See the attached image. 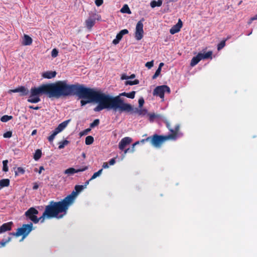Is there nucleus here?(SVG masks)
Segmentation results:
<instances>
[{
  "label": "nucleus",
  "mask_w": 257,
  "mask_h": 257,
  "mask_svg": "<svg viewBox=\"0 0 257 257\" xmlns=\"http://www.w3.org/2000/svg\"><path fill=\"white\" fill-rule=\"evenodd\" d=\"M50 97L60 98L68 96H74L76 92L81 94L83 90L79 88V83L69 84L67 80L57 81L55 83H48Z\"/></svg>",
  "instance_id": "1"
},
{
  "label": "nucleus",
  "mask_w": 257,
  "mask_h": 257,
  "mask_svg": "<svg viewBox=\"0 0 257 257\" xmlns=\"http://www.w3.org/2000/svg\"><path fill=\"white\" fill-rule=\"evenodd\" d=\"M79 88L83 90L81 94L78 92L75 93V95L80 98L87 99V100L82 99L80 101L81 106H84L88 103L91 102H96L98 104L94 108L95 112L100 111L101 110L106 109L105 100L103 93L96 91L93 88L86 87L83 84H80Z\"/></svg>",
  "instance_id": "2"
},
{
  "label": "nucleus",
  "mask_w": 257,
  "mask_h": 257,
  "mask_svg": "<svg viewBox=\"0 0 257 257\" xmlns=\"http://www.w3.org/2000/svg\"><path fill=\"white\" fill-rule=\"evenodd\" d=\"M71 205V204L65 197L60 201H51L49 204L45 206V210L50 218H60L66 214Z\"/></svg>",
  "instance_id": "3"
},
{
  "label": "nucleus",
  "mask_w": 257,
  "mask_h": 257,
  "mask_svg": "<svg viewBox=\"0 0 257 257\" xmlns=\"http://www.w3.org/2000/svg\"><path fill=\"white\" fill-rule=\"evenodd\" d=\"M127 93L122 92L120 93L118 95L116 96H112L109 94L103 93L104 98L105 99V103L106 109L108 110L112 109L114 111H118L120 113L124 112L122 109L124 104H130L129 103H125L121 96H126Z\"/></svg>",
  "instance_id": "4"
},
{
  "label": "nucleus",
  "mask_w": 257,
  "mask_h": 257,
  "mask_svg": "<svg viewBox=\"0 0 257 257\" xmlns=\"http://www.w3.org/2000/svg\"><path fill=\"white\" fill-rule=\"evenodd\" d=\"M47 95L50 97L48 84H43L38 87H32L30 91V96L28 101L31 103H38L40 101V96L42 95Z\"/></svg>",
  "instance_id": "5"
},
{
  "label": "nucleus",
  "mask_w": 257,
  "mask_h": 257,
  "mask_svg": "<svg viewBox=\"0 0 257 257\" xmlns=\"http://www.w3.org/2000/svg\"><path fill=\"white\" fill-rule=\"evenodd\" d=\"M33 230V223L24 224L20 228H18L16 232L10 233V235L16 236H23V239L25 238Z\"/></svg>",
  "instance_id": "6"
},
{
  "label": "nucleus",
  "mask_w": 257,
  "mask_h": 257,
  "mask_svg": "<svg viewBox=\"0 0 257 257\" xmlns=\"http://www.w3.org/2000/svg\"><path fill=\"white\" fill-rule=\"evenodd\" d=\"M165 122L166 123V127L171 133L170 134L165 136L167 138V140H176L179 136L180 125L178 124L176 125L175 128L173 129L171 128L169 121H166Z\"/></svg>",
  "instance_id": "7"
},
{
  "label": "nucleus",
  "mask_w": 257,
  "mask_h": 257,
  "mask_svg": "<svg viewBox=\"0 0 257 257\" xmlns=\"http://www.w3.org/2000/svg\"><path fill=\"white\" fill-rule=\"evenodd\" d=\"M122 109L126 113H137L139 115H145L146 114L148 115V111L145 109H139L138 108L134 107L131 104H124V105L122 107Z\"/></svg>",
  "instance_id": "8"
},
{
  "label": "nucleus",
  "mask_w": 257,
  "mask_h": 257,
  "mask_svg": "<svg viewBox=\"0 0 257 257\" xmlns=\"http://www.w3.org/2000/svg\"><path fill=\"white\" fill-rule=\"evenodd\" d=\"M150 143L155 147L160 148L162 144L167 141V138L165 136L158 135L154 134L153 136L150 137Z\"/></svg>",
  "instance_id": "9"
},
{
  "label": "nucleus",
  "mask_w": 257,
  "mask_h": 257,
  "mask_svg": "<svg viewBox=\"0 0 257 257\" xmlns=\"http://www.w3.org/2000/svg\"><path fill=\"white\" fill-rule=\"evenodd\" d=\"M165 92L169 94L171 92L170 87L166 85L157 86L154 90L153 94L154 96H158L161 98L164 99Z\"/></svg>",
  "instance_id": "10"
},
{
  "label": "nucleus",
  "mask_w": 257,
  "mask_h": 257,
  "mask_svg": "<svg viewBox=\"0 0 257 257\" xmlns=\"http://www.w3.org/2000/svg\"><path fill=\"white\" fill-rule=\"evenodd\" d=\"M84 189V186L83 185H77L75 186V190L72 192V193L67 196L66 198L68 200V201L70 202V203L72 205L75 200V198L76 195L82 191Z\"/></svg>",
  "instance_id": "11"
},
{
  "label": "nucleus",
  "mask_w": 257,
  "mask_h": 257,
  "mask_svg": "<svg viewBox=\"0 0 257 257\" xmlns=\"http://www.w3.org/2000/svg\"><path fill=\"white\" fill-rule=\"evenodd\" d=\"M39 211L35 208L31 207L25 212V215L27 218L35 223L37 221V215Z\"/></svg>",
  "instance_id": "12"
},
{
  "label": "nucleus",
  "mask_w": 257,
  "mask_h": 257,
  "mask_svg": "<svg viewBox=\"0 0 257 257\" xmlns=\"http://www.w3.org/2000/svg\"><path fill=\"white\" fill-rule=\"evenodd\" d=\"M101 17L95 13H93L90 15L88 18L85 21V25L88 30H91L92 27L95 24L96 20L100 19Z\"/></svg>",
  "instance_id": "13"
},
{
  "label": "nucleus",
  "mask_w": 257,
  "mask_h": 257,
  "mask_svg": "<svg viewBox=\"0 0 257 257\" xmlns=\"http://www.w3.org/2000/svg\"><path fill=\"white\" fill-rule=\"evenodd\" d=\"M144 19L139 21L137 24L135 32V38L137 40H140L143 37L144 30L143 21Z\"/></svg>",
  "instance_id": "14"
},
{
  "label": "nucleus",
  "mask_w": 257,
  "mask_h": 257,
  "mask_svg": "<svg viewBox=\"0 0 257 257\" xmlns=\"http://www.w3.org/2000/svg\"><path fill=\"white\" fill-rule=\"evenodd\" d=\"M9 93H11L12 92L16 93V92H20V96H26L28 95L29 93V90L24 86H21L18 88H16L14 89H10L8 91Z\"/></svg>",
  "instance_id": "15"
},
{
  "label": "nucleus",
  "mask_w": 257,
  "mask_h": 257,
  "mask_svg": "<svg viewBox=\"0 0 257 257\" xmlns=\"http://www.w3.org/2000/svg\"><path fill=\"white\" fill-rule=\"evenodd\" d=\"M132 142V139L130 137H124L121 140L118 144V148L121 151L124 150L126 146L130 145Z\"/></svg>",
  "instance_id": "16"
},
{
  "label": "nucleus",
  "mask_w": 257,
  "mask_h": 257,
  "mask_svg": "<svg viewBox=\"0 0 257 257\" xmlns=\"http://www.w3.org/2000/svg\"><path fill=\"white\" fill-rule=\"evenodd\" d=\"M128 33V31L127 29H123L121 30L117 35L116 36V38L114 39L112 43L114 45H116L119 43V41L122 39L123 36L124 35L127 34Z\"/></svg>",
  "instance_id": "17"
},
{
  "label": "nucleus",
  "mask_w": 257,
  "mask_h": 257,
  "mask_svg": "<svg viewBox=\"0 0 257 257\" xmlns=\"http://www.w3.org/2000/svg\"><path fill=\"white\" fill-rule=\"evenodd\" d=\"M183 26L182 22L180 19H179L178 23L174 25L170 30V33L173 35L180 31L181 28Z\"/></svg>",
  "instance_id": "18"
},
{
  "label": "nucleus",
  "mask_w": 257,
  "mask_h": 257,
  "mask_svg": "<svg viewBox=\"0 0 257 257\" xmlns=\"http://www.w3.org/2000/svg\"><path fill=\"white\" fill-rule=\"evenodd\" d=\"M87 169H88L87 166H85L84 167H83L82 168L78 169H76L73 168H69L66 169L64 173L66 174L72 175V174H73L76 173L84 171L86 170Z\"/></svg>",
  "instance_id": "19"
},
{
  "label": "nucleus",
  "mask_w": 257,
  "mask_h": 257,
  "mask_svg": "<svg viewBox=\"0 0 257 257\" xmlns=\"http://www.w3.org/2000/svg\"><path fill=\"white\" fill-rule=\"evenodd\" d=\"M13 222L10 221L3 224L0 226V234L3 233L7 231H10L12 229Z\"/></svg>",
  "instance_id": "20"
},
{
  "label": "nucleus",
  "mask_w": 257,
  "mask_h": 257,
  "mask_svg": "<svg viewBox=\"0 0 257 257\" xmlns=\"http://www.w3.org/2000/svg\"><path fill=\"white\" fill-rule=\"evenodd\" d=\"M57 72L55 71H47L42 74V76L46 79H52L55 77Z\"/></svg>",
  "instance_id": "21"
},
{
  "label": "nucleus",
  "mask_w": 257,
  "mask_h": 257,
  "mask_svg": "<svg viewBox=\"0 0 257 257\" xmlns=\"http://www.w3.org/2000/svg\"><path fill=\"white\" fill-rule=\"evenodd\" d=\"M45 218H51L49 214L47 213L46 211L45 210L44 212L43 213L42 215L38 218L37 217V222H35V224L38 223L39 221H40L41 223H43L45 221Z\"/></svg>",
  "instance_id": "22"
},
{
  "label": "nucleus",
  "mask_w": 257,
  "mask_h": 257,
  "mask_svg": "<svg viewBox=\"0 0 257 257\" xmlns=\"http://www.w3.org/2000/svg\"><path fill=\"white\" fill-rule=\"evenodd\" d=\"M70 119H68L64 121L62 123H60L58 126L56 127V129L59 132H62L68 125L69 122L70 121Z\"/></svg>",
  "instance_id": "23"
},
{
  "label": "nucleus",
  "mask_w": 257,
  "mask_h": 257,
  "mask_svg": "<svg viewBox=\"0 0 257 257\" xmlns=\"http://www.w3.org/2000/svg\"><path fill=\"white\" fill-rule=\"evenodd\" d=\"M33 40L29 36L24 35V39L23 41V45L25 46L30 45L32 44Z\"/></svg>",
  "instance_id": "24"
},
{
  "label": "nucleus",
  "mask_w": 257,
  "mask_h": 257,
  "mask_svg": "<svg viewBox=\"0 0 257 257\" xmlns=\"http://www.w3.org/2000/svg\"><path fill=\"white\" fill-rule=\"evenodd\" d=\"M199 55H200V57L201 60L202 59H212V52L211 51H209L205 53H199Z\"/></svg>",
  "instance_id": "25"
},
{
  "label": "nucleus",
  "mask_w": 257,
  "mask_h": 257,
  "mask_svg": "<svg viewBox=\"0 0 257 257\" xmlns=\"http://www.w3.org/2000/svg\"><path fill=\"white\" fill-rule=\"evenodd\" d=\"M200 55H199V53L195 57H193L191 60L190 63V66L192 67L194 66L196 64H197L201 60Z\"/></svg>",
  "instance_id": "26"
},
{
  "label": "nucleus",
  "mask_w": 257,
  "mask_h": 257,
  "mask_svg": "<svg viewBox=\"0 0 257 257\" xmlns=\"http://www.w3.org/2000/svg\"><path fill=\"white\" fill-rule=\"evenodd\" d=\"M149 117V119L150 122H153L155 119L160 118L161 115L160 114H156L155 113H148L147 115Z\"/></svg>",
  "instance_id": "27"
},
{
  "label": "nucleus",
  "mask_w": 257,
  "mask_h": 257,
  "mask_svg": "<svg viewBox=\"0 0 257 257\" xmlns=\"http://www.w3.org/2000/svg\"><path fill=\"white\" fill-rule=\"evenodd\" d=\"M162 3V0H158V1H152L150 3V6L152 8H154L156 7H161Z\"/></svg>",
  "instance_id": "28"
},
{
  "label": "nucleus",
  "mask_w": 257,
  "mask_h": 257,
  "mask_svg": "<svg viewBox=\"0 0 257 257\" xmlns=\"http://www.w3.org/2000/svg\"><path fill=\"white\" fill-rule=\"evenodd\" d=\"M60 132L56 129V128L53 131L52 134L48 138L49 142H52L55 136Z\"/></svg>",
  "instance_id": "29"
},
{
  "label": "nucleus",
  "mask_w": 257,
  "mask_h": 257,
  "mask_svg": "<svg viewBox=\"0 0 257 257\" xmlns=\"http://www.w3.org/2000/svg\"><path fill=\"white\" fill-rule=\"evenodd\" d=\"M60 132L56 129V128L53 131L52 134L48 138L49 142H52L55 136Z\"/></svg>",
  "instance_id": "30"
},
{
  "label": "nucleus",
  "mask_w": 257,
  "mask_h": 257,
  "mask_svg": "<svg viewBox=\"0 0 257 257\" xmlns=\"http://www.w3.org/2000/svg\"><path fill=\"white\" fill-rule=\"evenodd\" d=\"M10 185V180L8 179H3L0 180V186L1 187H8Z\"/></svg>",
  "instance_id": "31"
},
{
  "label": "nucleus",
  "mask_w": 257,
  "mask_h": 257,
  "mask_svg": "<svg viewBox=\"0 0 257 257\" xmlns=\"http://www.w3.org/2000/svg\"><path fill=\"white\" fill-rule=\"evenodd\" d=\"M120 12L122 13H126L128 14H131V11L127 6V5L125 4L123 6L122 8L120 9Z\"/></svg>",
  "instance_id": "32"
},
{
  "label": "nucleus",
  "mask_w": 257,
  "mask_h": 257,
  "mask_svg": "<svg viewBox=\"0 0 257 257\" xmlns=\"http://www.w3.org/2000/svg\"><path fill=\"white\" fill-rule=\"evenodd\" d=\"M94 142V138L92 136H88L86 137L85 143L87 145H91Z\"/></svg>",
  "instance_id": "33"
},
{
  "label": "nucleus",
  "mask_w": 257,
  "mask_h": 257,
  "mask_svg": "<svg viewBox=\"0 0 257 257\" xmlns=\"http://www.w3.org/2000/svg\"><path fill=\"white\" fill-rule=\"evenodd\" d=\"M12 239V237L11 236L8 237L7 239H3L2 241H0V247H4L6 245V244L9 242Z\"/></svg>",
  "instance_id": "34"
},
{
  "label": "nucleus",
  "mask_w": 257,
  "mask_h": 257,
  "mask_svg": "<svg viewBox=\"0 0 257 257\" xmlns=\"http://www.w3.org/2000/svg\"><path fill=\"white\" fill-rule=\"evenodd\" d=\"M42 155V152L40 150L38 149L35 151V153L34 155V159L37 161L41 157Z\"/></svg>",
  "instance_id": "35"
},
{
  "label": "nucleus",
  "mask_w": 257,
  "mask_h": 257,
  "mask_svg": "<svg viewBox=\"0 0 257 257\" xmlns=\"http://www.w3.org/2000/svg\"><path fill=\"white\" fill-rule=\"evenodd\" d=\"M25 170L22 167H18L17 170L15 171V176H18L19 175H23L25 173Z\"/></svg>",
  "instance_id": "36"
},
{
  "label": "nucleus",
  "mask_w": 257,
  "mask_h": 257,
  "mask_svg": "<svg viewBox=\"0 0 257 257\" xmlns=\"http://www.w3.org/2000/svg\"><path fill=\"white\" fill-rule=\"evenodd\" d=\"M13 118V116L12 115H3L1 118V120L2 122H7L10 120H11Z\"/></svg>",
  "instance_id": "37"
},
{
  "label": "nucleus",
  "mask_w": 257,
  "mask_h": 257,
  "mask_svg": "<svg viewBox=\"0 0 257 257\" xmlns=\"http://www.w3.org/2000/svg\"><path fill=\"white\" fill-rule=\"evenodd\" d=\"M69 143V142L67 140H64L62 142H59L58 148L59 149H62L64 148V147L67 145Z\"/></svg>",
  "instance_id": "38"
},
{
  "label": "nucleus",
  "mask_w": 257,
  "mask_h": 257,
  "mask_svg": "<svg viewBox=\"0 0 257 257\" xmlns=\"http://www.w3.org/2000/svg\"><path fill=\"white\" fill-rule=\"evenodd\" d=\"M103 171V169H100L99 171H98L97 172H95L93 174V175L91 176V178L90 179V180H92L94 179H95L96 177H98L101 175Z\"/></svg>",
  "instance_id": "39"
},
{
  "label": "nucleus",
  "mask_w": 257,
  "mask_h": 257,
  "mask_svg": "<svg viewBox=\"0 0 257 257\" xmlns=\"http://www.w3.org/2000/svg\"><path fill=\"white\" fill-rule=\"evenodd\" d=\"M139 83V80L138 79H135L134 81H126L125 82V85H134Z\"/></svg>",
  "instance_id": "40"
},
{
  "label": "nucleus",
  "mask_w": 257,
  "mask_h": 257,
  "mask_svg": "<svg viewBox=\"0 0 257 257\" xmlns=\"http://www.w3.org/2000/svg\"><path fill=\"white\" fill-rule=\"evenodd\" d=\"M123 151H124V155H125L127 153H134L135 151V148L134 146H132V147L131 148H128L126 149H125Z\"/></svg>",
  "instance_id": "41"
},
{
  "label": "nucleus",
  "mask_w": 257,
  "mask_h": 257,
  "mask_svg": "<svg viewBox=\"0 0 257 257\" xmlns=\"http://www.w3.org/2000/svg\"><path fill=\"white\" fill-rule=\"evenodd\" d=\"M226 40L221 41L217 45V50L218 51L221 50L225 45Z\"/></svg>",
  "instance_id": "42"
},
{
  "label": "nucleus",
  "mask_w": 257,
  "mask_h": 257,
  "mask_svg": "<svg viewBox=\"0 0 257 257\" xmlns=\"http://www.w3.org/2000/svg\"><path fill=\"white\" fill-rule=\"evenodd\" d=\"M8 161L7 160H4L3 162V170L4 172L8 171L9 169H8Z\"/></svg>",
  "instance_id": "43"
},
{
  "label": "nucleus",
  "mask_w": 257,
  "mask_h": 257,
  "mask_svg": "<svg viewBox=\"0 0 257 257\" xmlns=\"http://www.w3.org/2000/svg\"><path fill=\"white\" fill-rule=\"evenodd\" d=\"M99 119H96L92 123H90V126L91 128H93L95 126H97L99 123Z\"/></svg>",
  "instance_id": "44"
},
{
  "label": "nucleus",
  "mask_w": 257,
  "mask_h": 257,
  "mask_svg": "<svg viewBox=\"0 0 257 257\" xmlns=\"http://www.w3.org/2000/svg\"><path fill=\"white\" fill-rule=\"evenodd\" d=\"M58 55V51L57 49L54 48L52 50L51 52V56L53 58L56 57Z\"/></svg>",
  "instance_id": "45"
},
{
  "label": "nucleus",
  "mask_w": 257,
  "mask_h": 257,
  "mask_svg": "<svg viewBox=\"0 0 257 257\" xmlns=\"http://www.w3.org/2000/svg\"><path fill=\"white\" fill-rule=\"evenodd\" d=\"M136 92L133 91L129 93H127L126 97L129 98L133 99L135 98Z\"/></svg>",
  "instance_id": "46"
},
{
  "label": "nucleus",
  "mask_w": 257,
  "mask_h": 257,
  "mask_svg": "<svg viewBox=\"0 0 257 257\" xmlns=\"http://www.w3.org/2000/svg\"><path fill=\"white\" fill-rule=\"evenodd\" d=\"M161 71V69L160 68H158L154 75L153 76L152 78L153 79H156L160 74Z\"/></svg>",
  "instance_id": "47"
},
{
  "label": "nucleus",
  "mask_w": 257,
  "mask_h": 257,
  "mask_svg": "<svg viewBox=\"0 0 257 257\" xmlns=\"http://www.w3.org/2000/svg\"><path fill=\"white\" fill-rule=\"evenodd\" d=\"M12 136V132L11 131L7 132L6 133H4L3 135V137L5 138H10Z\"/></svg>",
  "instance_id": "48"
},
{
  "label": "nucleus",
  "mask_w": 257,
  "mask_h": 257,
  "mask_svg": "<svg viewBox=\"0 0 257 257\" xmlns=\"http://www.w3.org/2000/svg\"><path fill=\"white\" fill-rule=\"evenodd\" d=\"M154 65V61L152 60L150 62H148L146 63L145 66L148 68L149 69L151 68Z\"/></svg>",
  "instance_id": "49"
},
{
  "label": "nucleus",
  "mask_w": 257,
  "mask_h": 257,
  "mask_svg": "<svg viewBox=\"0 0 257 257\" xmlns=\"http://www.w3.org/2000/svg\"><path fill=\"white\" fill-rule=\"evenodd\" d=\"M103 3V0H95V4L97 7H99L102 5Z\"/></svg>",
  "instance_id": "50"
},
{
  "label": "nucleus",
  "mask_w": 257,
  "mask_h": 257,
  "mask_svg": "<svg viewBox=\"0 0 257 257\" xmlns=\"http://www.w3.org/2000/svg\"><path fill=\"white\" fill-rule=\"evenodd\" d=\"M144 103V100L143 98H140L139 100V106L140 107H141L143 104Z\"/></svg>",
  "instance_id": "51"
},
{
  "label": "nucleus",
  "mask_w": 257,
  "mask_h": 257,
  "mask_svg": "<svg viewBox=\"0 0 257 257\" xmlns=\"http://www.w3.org/2000/svg\"><path fill=\"white\" fill-rule=\"evenodd\" d=\"M39 188V184L37 182H35L33 183V189L35 190L38 189Z\"/></svg>",
  "instance_id": "52"
},
{
  "label": "nucleus",
  "mask_w": 257,
  "mask_h": 257,
  "mask_svg": "<svg viewBox=\"0 0 257 257\" xmlns=\"http://www.w3.org/2000/svg\"><path fill=\"white\" fill-rule=\"evenodd\" d=\"M109 164L110 165H113L115 164V158H112V159H111L109 161Z\"/></svg>",
  "instance_id": "53"
},
{
  "label": "nucleus",
  "mask_w": 257,
  "mask_h": 257,
  "mask_svg": "<svg viewBox=\"0 0 257 257\" xmlns=\"http://www.w3.org/2000/svg\"><path fill=\"white\" fill-rule=\"evenodd\" d=\"M90 128H87L83 131V132L80 133L81 135H86L89 131H90Z\"/></svg>",
  "instance_id": "54"
},
{
  "label": "nucleus",
  "mask_w": 257,
  "mask_h": 257,
  "mask_svg": "<svg viewBox=\"0 0 257 257\" xmlns=\"http://www.w3.org/2000/svg\"><path fill=\"white\" fill-rule=\"evenodd\" d=\"M146 142H150V137H148L146 139L142 140L140 142L142 143H144Z\"/></svg>",
  "instance_id": "55"
},
{
  "label": "nucleus",
  "mask_w": 257,
  "mask_h": 257,
  "mask_svg": "<svg viewBox=\"0 0 257 257\" xmlns=\"http://www.w3.org/2000/svg\"><path fill=\"white\" fill-rule=\"evenodd\" d=\"M109 167V166L108 165V163L107 162H104L102 165V168L104 169H106Z\"/></svg>",
  "instance_id": "56"
},
{
  "label": "nucleus",
  "mask_w": 257,
  "mask_h": 257,
  "mask_svg": "<svg viewBox=\"0 0 257 257\" xmlns=\"http://www.w3.org/2000/svg\"><path fill=\"white\" fill-rule=\"evenodd\" d=\"M121 79L123 80V79H128V76L126 75L125 74H123L122 75L121 77Z\"/></svg>",
  "instance_id": "57"
},
{
  "label": "nucleus",
  "mask_w": 257,
  "mask_h": 257,
  "mask_svg": "<svg viewBox=\"0 0 257 257\" xmlns=\"http://www.w3.org/2000/svg\"><path fill=\"white\" fill-rule=\"evenodd\" d=\"M29 108L31 109H34L35 110H38V109H40V107H39V106L34 107L33 106H32V105L29 106Z\"/></svg>",
  "instance_id": "58"
},
{
  "label": "nucleus",
  "mask_w": 257,
  "mask_h": 257,
  "mask_svg": "<svg viewBox=\"0 0 257 257\" xmlns=\"http://www.w3.org/2000/svg\"><path fill=\"white\" fill-rule=\"evenodd\" d=\"M43 170H44V167H43V166H41V167H40V168H39V171H38L39 174H41V172H42V171Z\"/></svg>",
  "instance_id": "59"
},
{
  "label": "nucleus",
  "mask_w": 257,
  "mask_h": 257,
  "mask_svg": "<svg viewBox=\"0 0 257 257\" xmlns=\"http://www.w3.org/2000/svg\"><path fill=\"white\" fill-rule=\"evenodd\" d=\"M91 180H90V179L89 180H87V181H86L85 182V184L84 185H83L84 186V188L89 184V182Z\"/></svg>",
  "instance_id": "60"
},
{
  "label": "nucleus",
  "mask_w": 257,
  "mask_h": 257,
  "mask_svg": "<svg viewBox=\"0 0 257 257\" xmlns=\"http://www.w3.org/2000/svg\"><path fill=\"white\" fill-rule=\"evenodd\" d=\"M256 20H257V15H256L254 17L251 18V21H254Z\"/></svg>",
  "instance_id": "61"
},
{
  "label": "nucleus",
  "mask_w": 257,
  "mask_h": 257,
  "mask_svg": "<svg viewBox=\"0 0 257 257\" xmlns=\"http://www.w3.org/2000/svg\"><path fill=\"white\" fill-rule=\"evenodd\" d=\"M37 133V130H34L32 132V134H31V135L32 136H34L35 135H36Z\"/></svg>",
  "instance_id": "62"
},
{
  "label": "nucleus",
  "mask_w": 257,
  "mask_h": 257,
  "mask_svg": "<svg viewBox=\"0 0 257 257\" xmlns=\"http://www.w3.org/2000/svg\"><path fill=\"white\" fill-rule=\"evenodd\" d=\"M135 75L134 74H133L131 76H128V79H133L135 77Z\"/></svg>",
  "instance_id": "63"
},
{
  "label": "nucleus",
  "mask_w": 257,
  "mask_h": 257,
  "mask_svg": "<svg viewBox=\"0 0 257 257\" xmlns=\"http://www.w3.org/2000/svg\"><path fill=\"white\" fill-rule=\"evenodd\" d=\"M164 63H163V62L160 63V64H159V67H158V68H160V69H162V66H164Z\"/></svg>",
  "instance_id": "64"
}]
</instances>
